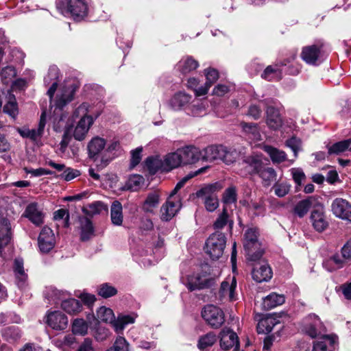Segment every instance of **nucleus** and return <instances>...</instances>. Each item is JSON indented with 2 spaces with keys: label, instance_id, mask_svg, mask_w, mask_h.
<instances>
[{
  "label": "nucleus",
  "instance_id": "51",
  "mask_svg": "<svg viewBox=\"0 0 351 351\" xmlns=\"http://www.w3.org/2000/svg\"><path fill=\"white\" fill-rule=\"evenodd\" d=\"M215 341V335L213 332H209L199 339L197 346L200 350H204L208 347L212 346Z\"/></svg>",
  "mask_w": 351,
  "mask_h": 351
},
{
  "label": "nucleus",
  "instance_id": "24",
  "mask_svg": "<svg viewBox=\"0 0 351 351\" xmlns=\"http://www.w3.org/2000/svg\"><path fill=\"white\" fill-rule=\"evenodd\" d=\"M266 114V123L270 128L277 130L282 126V120L277 108L273 106H267Z\"/></svg>",
  "mask_w": 351,
  "mask_h": 351
},
{
  "label": "nucleus",
  "instance_id": "47",
  "mask_svg": "<svg viewBox=\"0 0 351 351\" xmlns=\"http://www.w3.org/2000/svg\"><path fill=\"white\" fill-rule=\"evenodd\" d=\"M222 149L224 151V153L221 154V160L225 163H233L238 158L239 152L235 149L222 146Z\"/></svg>",
  "mask_w": 351,
  "mask_h": 351
},
{
  "label": "nucleus",
  "instance_id": "57",
  "mask_svg": "<svg viewBox=\"0 0 351 351\" xmlns=\"http://www.w3.org/2000/svg\"><path fill=\"white\" fill-rule=\"evenodd\" d=\"M59 77V69L56 66H51L49 67L48 73L47 76L45 77L44 81L45 84L49 85L51 83L52 84L53 82H58V79Z\"/></svg>",
  "mask_w": 351,
  "mask_h": 351
},
{
  "label": "nucleus",
  "instance_id": "44",
  "mask_svg": "<svg viewBox=\"0 0 351 351\" xmlns=\"http://www.w3.org/2000/svg\"><path fill=\"white\" fill-rule=\"evenodd\" d=\"M259 177L263 180V182L266 185H269L271 182L276 180L277 173L275 169L272 167H263L258 173Z\"/></svg>",
  "mask_w": 351,
  "mask_h": 351
},
{
  "label": "nucleus",
  "instance_id": "43",
  "mask_svg": "<svg viewBox=\"0 0 351 351\" xmlns=\"http://www.w3.org/2000/svg\"><path fill=\"white\" fill-rule=\"evenodd\" d=\"M97 319L101 322L110 323L114 326L115 317L112 309L105 306L100 307L97 312Z\"/></svg>",
  "mask_w": 351,
  "mask_h": 351
},
{
  "label": "nucleus",
  "instance_id": "58",
  "mask_svg": "<svg viewBox=\"0 0 351 351\" xmlns=\"http://www.w3.org/2000/svg\"><path fill=\"white\" fill-rule=\"evenodd\" d=\"M237 201V192L234 187H229L224 191L223 202L225 204H232Z\"/></svg>",
  "mask_w": 351,
  "mask_h": 351
},
{
  "label": "nucleus",
  "instance_id": "62",
  "mask_svg": "<svg viewBox=\"0 0 351 351\" xmlns=\"http://www.w3.org/2000/svg\"><path fill=\"white\" fill-rule=\"evenodd\" d=\"M128 344L126 340L123 337H119L116 339L113 347L107 351H128Z\"/></svg>",
  "mask_w": 351,
  "mask_h": 351
},
{
  "label": "nucleus",
  "instance_id": "52",
  "mask_svg": "<svg viewBox=\"0 0 351 351\" xmlns=\"http://www.w3.org/2000/svg\"><path fill=\"white\" fill-rule=\"evenodd\" d=\"M208 169V167L206 166L199 169L195 172L189 173L187 176L184 177L180 182H178V184H176V187L174 188L171 193L176 194L177 191L180 190L188 180H189L191 178H193L197 175L204 173Z\"/></svg>",
  "mask_w": 351,
  "mask_h": 351
},
{
  "label": "nucleus",
  "instance_id": "21",
  "mask_svg": "<svg viewBox=\"0 0 351 351\" xmlns=\"http://www.w3.org/2000/svg\"><path fill=\"white\" fill-rule=\"evenodd\" d=\"M46 124V114L45 112L41 114L38 127L37 129H19V132L24 138H29L32 140L36 141L40 138L43 134L44 128Z\"/></svg>",
  "mask_w": 351,
  "mask_h": 351
},
{
  "label": "nucleus",
  "instance_id": "30",
  "mask_svg": "<svg viewBox=\"0 0 351 351\" xmlns=\"http://www.w3.org/2000/svg\"><path fill=\"white\" fill-rule=\"evenodd\" d=\"M263 149L269 155L274 164H280L287 160V154L278 148L271 145H264Z\"/></svg>",
  "mask_w": 351,
  "mask_h": 351
},
{
  "label": "nucleus",
  "instance_id": "64",
  "mask_svg": "<svg viewBox=\"0 0 351 351\" xmlns=\"http://www.w3.org/2000/svg\"><path fill=\"white\" fill-rule=\"evenodd\" d=\"M204 74L206 77L207 86H212L219 78V73L217 70L214 69H208L204 71Z\"/></svg>",
  "mask_w": 351,
  "mask_h": 351
},
{
  "label": "nucleus",
  "instance_id": "13",
  "mask_svg": "<svg viewBox=\"0 0 351 351\" xmlns=\"http://www.w3.org/2000/svg\"><path fill=\"white\" fill-rule=\"evenodd\" d=\"M322 202L317 196H309L297 203L294 208L295 214L299 217H304L310 209L315 210Z\"/></svg>",
  "mask_w": 351,
  "mask_h": 351
},
{
  "label": "nucleus",
  "instance_id": "7",
  "mask_svg": "<svg viewBox=\"0 0 351 351\" xmlns=\"http://www.w3.org/2000/svg\"><path fill=\"white\" fill-rule=\"evenodd\" d=\"M302 331L311 338H315L322 335L325 327L317 315H309L304 319Z\"/></svg>",
  "mask_w": 351,
  "mask_h": 351
},
{
  "label": "nucleus",
  "instance_id": "31",
  "mask_svg": "<svg viewBox=\"0 0 351 351\" xmlns=\"http://www.w3.org/2000/svg\"><path fill=\"white\" fill-rule=\"evenodd\" d=\"M284 295L271 293L263 299V307L265 310H270L285 303Z\"/></svg>",
  "mask_w": 351,
  "mask_h": 351
},
{
  "label": "nucleus",
  "instance_id": "61",
  "mask_svg": "<svg viewBox=\"0 0 351 351\" xmlns=\"http://www.w3.org/2000/svg\"><path fill=\"white\" fill-rule=\"evenodd\" d=\"M286 145L292 149L295 158H296L298 156V152L301 150L302 143L300 139L296 137H292L286 141Z\"/></svg>",
  "mask_w": 351,
  "mask_h": 351
},
{
  "label": "nucleus",
  "instance_id": "63",
  "mask_svg": "<svg viewBox=\"0 0 351 351\" xmlns=\"http://www.w3.org/2000/svg\"><path fill=\"white\" fill-rule=\"evenodd\" d=\"M3 335L7 339L15 340L21 337L20 332L17 327L10 326L3 330Z\"/></svg>",
  "mask_w": 351,
  "mask_h": 351
},
{
  "label": "nucleus",
  "instance_id": "18",
  "mask_svg": "<svg viewBox=\"0 0 351 351\" xmlns=\"http://www.w3.org/2000/svg\"><path fill=\"white\" fill-rule=\"evenodd\" d=\"M67 8L76 21L83 19L87 14L88 7L84 0H69Z\"/></svg>",
  "mask_w": 351,
  "mask_h": 351
},
{
  "label": "nucleus",
  "instance_id": "27",
  "mask_svg": "<svg viewBox=\"0 0 351 351\" xmlns=\"http://www.w3.org/2000/svg\"><path fill=\"white\" fill-rule=\"evenodd\" d=\"M11 227L7 219H0V254L3 248L8 244L10 240Z\"/></svg>",
  "mask_w": 351,
  "mask_h": 351
},
{
  "label": "nucleus",
  "instance_id": "9",
  "mask_svg": "<svg viewBox=\"0 0 351 351\" xmlns=\"http://www.w3.org/2000/svg\"><path fill=\"white\" fill-rule=\"evenodd\" d=\"M310 221L313 228L319 232L324 231L328 228V221L322 203L316 209L311 210Z\"/></svg>",
  "mask_w": 351,
  "mask_h": 351
},
{
  "label": "nucleus",
  "instance_id": "45",
  "mask_svg": "<svg viewBox=\"0 0 351 351\" xmlns=\"http://www.w3.org/2000/svg\"><path fill=\"white\" fill-rule=\"evenodd\" d=\"M145 165L151 174H154L158 170L164 171L163 160L158 158H147Z\"/></svg>",
  "mask_w": 351,
  "mask_h": 351
},
{
  "label": "nucleus",
  "instance_id": "8",
  "mask_svg": "<svg viewBox=\"0 0 351 351\" xmlns=\"http://www.w3.org/2000/svg\"><path fill=\"white\" fill-rule=\"evenodd\" d=\"M181 206L180 197L171 193L160 208L161 219L166 221H169L176 215Z\"/></svg>",
  "mask_w": 351,
  "mask_h": 351
},
{
  "label": "nucleus",
  "instance_id": "22",
  "mask_svg": "<svg viewBox=\"0 0 351 351\" xmlns=\"http://www.w3.org/2000/svg\"><path fill=\"white\" fill-rule=\"evenodd\" d=\"M237 282L234 278H232L231 282L225 280L221 282V287L219 291V296L221 300H228L233 301L236 300L235 288Z\"/></svg>",
  "mask_w": 351,
  "mask_h": 351
},
{
  "label": "nucleus",
  "instance_id": "15",
  "mask_svg": "<svg viewBox=\"0 0 351 351\" xmlns=\"http://www.w3.org/2000/svg\"><path fill=\"white\" fill-rule=\"evenodd\" d=\"M182 165L194 164L202 158V152L195 146L189 145L179 149Z\"/></svg>",
  "mask_w": 351,
  "mask_h": 351
},
{
  "label": "nucleus",
  "instance_id": "56",
  "mask_svg": "<svg viewBox=\"0 0 351 351\" xmlns=\"http://www.w3.org/2000/svg\"><path fill=\"white\" fill-rule=\"evenodd\" d=\"M291 185L287 182L276 183L273 189L275 194L280 197L285 196L289 192Z\"/></svg>",
  "mask_w": 351,
  "mask_h": 351
},
{
  "label": "nucleus",
  "instance_id": "5",
  "mask_svg": "<svg viewBox=\"0 0 351 351\" xmlns=\"http://www.w3.org/2000/svg\"><path fill=\"white\" fill-rule=\"evenodd\" d=\"M226 246V237L219 232L211 234L206 243V252L213 259L219 258Z\"/></svg>",
  "mask_w": 351,
  "mask_h": 351
},
{
  "label": "nucleus",
  "instance_id": "36",
  "mask_svg": "<svg viewBox=\"0 0 351 351\" xmlns=\"http://www.w3.org/2000/svg\"><path fill=\"white\" fill-rule=\"evenodd\" d=\"M345 265L344 259L341 258L339 254L326 258L323 262V267L329 271H333L342 268Z\"/></svg>",
  "mask_w": 351,
  "mask_h": 351
},
{
  "label": "nucleus",
  "instance_id": "49",
  "mask_svg": "<svg viewBox=\"0 0 351 351\" xmlns=\"http://www.w3.org/2000/svg\"><path fill=\"white\" fill-rule=\"evenodd\" d=\"M144 181L145 179L142 176L133 175L128 179L126 186L129 190L136 191L143 186Z\"/></svg>",
  "mask_w": 351,
  "mask_h": 351
},
{
  "label": "nucleus",
  "instance_id": "2",
  "mask_svg": "<svg viewBox=\"0 0 351 351\" xmlns=\"http://www.w3.org/2000/svg\"><path fill=\"white\" fill-rule=\"evenodd\" d=\"M259 230L256 227L248 228L244 233L243 246L248 261H258L263 255L264 250L259 241Z\"/></svg>",
  "mask_w": 351,
  "mask_h": 351
},
{
  "label": "nucleus",
  "instance_id": "10",
  "mask_svg": "<svg viewBox=\"0 0 351 351\" xmlns=\"http://www.w3.org/2000/svg\"><path fill=\"white\" fill-rule=\"evenodd\" d=\"M252 271V278L257 282L268 281L272 277V270L269 265L261 258L256 261Z\"/></svg>",
  "mask_w": 351,
  "mask_h": 351
},
{
  "label": "nucleus",
  "instance_id": "1",
  "mask_svg": "<svg viewBox=\"0 0 351 351\" xmlns=\"http://www.w3.org/2000/svg\"><path fill=\"white\" fill-rule=\"evenodd\" d=\"M88 105L86 103L81 104L74 112L75 117H80V119L75 126L65 127L66 136L69 135L76 141H82L85 139L91 125L94 123L92 116L88 115Z\"/></svg>",
  "mask_w": 351,
  "mask_h": 351
},
{
  "label": "nucleus",
  "instance_id": "60",
  "mask_svg": "<svg viewBox=\"0 0 351 351\" xmlns=\"http://www.w3.org/2000/svg\"><path fill=\"white\" fill-rule=\"evenodd\" d=\"M4 111L12 117L17 114V104L13 95L10 96L9 101L4 106Z\"/></svg>",
  "mask_w": 351,
  "mask_h": 351
},
{
  "label": "nucleus",
  "instance_id": "48",
  "mask_svg": "<svg viewBox=\"0 0 351 351\" xmlns=\"http://www.w3.org/2000/svg\"><path fill=\"white\" fill-rule=\"evenodd\" d=\"M134 320L135 317L132 315H120L117 319H115L113 327L117 332L121 331L126 325L134 323Z\"/></svg>",
  "mask_w": 351,
  "mask_h": 351
},
{
  "label": "nucleus",
  "instance_id": "32",
  "mask_svg": "<svg viewBox=\"0 0 351 351\" xmlns=\"http://www.w3.org/2000/svg\"><path fill=\"white\" fill-rule=\"evenodd\" d=\"M106 141L104 138L98 136L93 138L87 145L88 156L93 158L104 149Z\"/></svg>",
  "mask_w": 351,
  "mask_h": 351
},
{
  "label": "nucleus",
  "instance_id": "3",
  "mask_svg": "<svg viewBox=\"0 0 351 351\" xmlns=\"http://www.w3.org/2000/svg\"><path fill=\"white\" fill-rule=\"evenodd\" d=\"M182 281L190 291H193L210 288L215 284L216 279L206 271H202L188 275Z\"/></svg>",
  "mask_w": 351,
  "mask_h": 351
},
{
  "label": "nucleus",
  "instance_id": "59",
  "mask_svg": "<svg viewBox=\"0 0 351 351\" xmlns=\"http://www.w3.org/2000/svg\"><path fill=\"white\" fill-rule=\"evenodd\" d=\"M228 221V214L226 208L223 209V212L219 215L215 221L213 226L215 229L223 228Z\"/></svg>",
  "mask_w": 351,
  "mask_h": 351
},
{
  "label": "nucleus",
  "instance_id": "55",
  "mask_svg": "<svg viewBox=\"0 0 351 351\" xmlns=\"http://www.w3.org/2000/svg\"><path fill=\"white\" fill-rule=\"evenodd\" d=\"M292 178L297 186H301L306 180V175L300 168H292L289 170Z\"/></svg>",
  "mask_w": 351,
  "mask_h": 351
},
{
  "label": "nucleus",
  "instance_id": "46",
  "mask_svg": "<svg viewBox=\"0 0 351 351\" xmlns=\"http://www.w3.org/2000/svg\"><path fill=\"white\" fill-rule=\"evenodd\" d=\"M350 145V138L337 142L328 147V154H339L346 151Z\"/></svg>",
  "mask_w": 351,
  "mask_h": 351
},
{
  "label": "nucleus",
  "instance_id": "19",
  "mask_svg": "<svg viewBox=\"0 0 351 351\" xmlns=\"http://www.w3.org/2000/svg\"><path fill=\"white\" fill-rule=\"evenodd\" d=\"M220 338V346L223 350H228L233 347H239L237 335L228 328H223L221 331Z\"/></svg>",
  "mask_w": 351,
  "mask_h": 351
},
{
  "label": "nucleus",
  "instance_id": "29",
  "mask_svg": "<svg viewBox=\"0 0 351 351\" xmlns=\"http://www.w3.org/2000/svg\"><path fill=\"white\" fill-rule=\"evenodd\" d=\"M223 153L222 145H211L204 149L203 154L202 153V158L206 161L213 162L221 160V154Z\"/></svg>",
  "mask_w": 351,
  "mask_h": 351
},
{
  "label": "nucleus",
  "instance_id": "39",
  "mask_svg": "<svg viewBox=\"0 0 351 351\" xmlns=\"http://www.w3.org/2000/svg\"><path fill=\"white\" fill-rule=\"evenodd\" d=\"M261 77L267 81H279L282 78V72L278 65L275 67L269 65L264 70Z\"/></svg>",
  "mask_w": 351,
  "mask_h": 351
},
{
  "label": "nucleus",
  "instance_id": "20",
  "mask_svg": "<svg viewBox=\"0 0 351 351\" xmlns=\"http://www.w3.org/2000/svg\"><path fill=\"white\" fill-rule=\"evenodd\" d=\"M24 216L37 226H41L44 222V213L35 202L27 205Z\"/></svg>",
  "mask_w": 351,
  "mask_h": 351
},
{
  "label": "nucleus",
  "instance_id": "25",
  "mask_svg": "<svg viewBox=\"0 0 351 351\" xmlns=\"http://www.w3.org/2000/svg\"><path fill=\"white\" fill-rule=\"evenodd\" d=\"M80 239L86 241L94 236V227L90 219L86 217H80Z\"/></svg>",
  "mask_w": 351,
  "mask_h": 351
},
{
  "label": "nucleus",
  "instance_id": "42",
  "mask_svg": "<svg viewBox=\"0 0 351 351\" xmlns=\"http://www.w3.org/2000/svg\"><path fill=\"white\" fill-rule=\"evenodd\" d=\"M14 271L18 283L20 286L23 285L27 279V275L23 268V261L21 258H16L14 261Z\"/></svg>",
  "mask_w": 351,
  "mask_h": 351
},
{
  "label": "nucleus",
  "instance_id": "17",
  "mask_svg": "<svg viewBox=\"0 0 351 351\" xmlns=\"http://www.w3.org/2000/svg\"><path fill=\"white\" fill-rule=\"evenodd\" d=\"M321 47L322 45H317L303 47L301 58L307 64H317L322 56Z\"/></svg>",
  "mask_w": 351,
  "mask_h": 351
},
{
  "label": "nucleus",
  "instance_id": "33",
  "mask_svg": "<svg viewBox=\"0 0 351 351\" xmlns=\"http://www.w3.org/2000/svg\"><path fill=\"white\" fill-rule=\"evenodd\" d=\"M110 219L112 223L115 226H121L123 223V207L121 204L117 200L112 203L110 207Z\"/></svg>",
  "mask_w": 351,
  "mask_h": 351
},
{
  "label": "nucleus",
  "instance_id": "28",
  "mask_svg": "<svg viewBox=\"0 0 351 351\" xmlns=\"http://www.w3.org/2000/svg\"><path fill=\"white\" fill-rule=\"evenodd\" d=\"M182 165L179 149L172 153L167 154L163 160L164 171H169Z\"/></svg>",
  "mask_w": 351,
  "mask_h": 351
},
{
  "label": "nucleus",
  "instance_id": "35",
  "mask_svg": "<svg viewBox=\"0 0 351 351\" xmlns=\"http://www.w3.org/2000/svg\"><path fill=\"white\" fill-rule=\"evenodd\" d=\"M160 192L154 191L149 193L142 206L143 210L147 213H151L158 206L160 202Z\"/></svg>",
  "mask_w": 351,
  "mask_h": 351
},
{
  "label": "nucleus",
  "instance_id": "50",
  "mask_svg": "<svg viewBox=\"0 0 351 351\" xmlns=\"http://www.w3.org/2000/svg\"><path fill=\"white\" fill-rule=\"evenodd\" d=\"M88 324L83 319H75L72 324V330L74 334L84 335L88 331Z\"/></svg>",
  "mask_w": 351,
  "mask_h": 351
},
{
  "label": "nucleus",
  "instance_id": "26",
  "mask_svg": "<svg viewBox=\"0 0 351 351\" xmlns=\"http://www.w3.org/2000/svg\"><path fill=\"white\" fill-rule=\"evenodd\" d=\"M191 99V95L180 92L175 94L169 101V105L173 110H180L187 105Z\"/></svg>",
  "mask_w": 351,
  "mask_h": 351
},
{
  "label": "nucleus",
  "instance_id": "14",
  "mask_svg": "<svg viewBox=\"0 0 351 351\" xmlns=\"http://www.w3.org/2000/svg\"><path fill=\"white\" fill-rule=\"evenodd\" d=\"M55 244V238L53 230L47 227L43 228L38 237V246L41 252H49Z\"/></svg>",
  "mask_w": 351,
  "mask_h": 351
},
{
  "label": "nucleus",
  "instance_id": "16",
  "mask_svg": "<svg viewBox=\"0 0 351 351\" xmlns=\"http://www.w3.org/2000/svg\"><path fill=\"white\" fill-rule=\"evenodd\" d=\"M46 322L53 330H63L67 327L68 319L64 314L57 311L47 314Z\"/></svg>",
  "mask_w": 351,
  "mask_h": 351
},
{
  "label": "nucleus",
  "instance_id": "38",
  "mask_svg": "<svg viewBox=\"0 0 351 351\" xmlns=\"http://www.w3.org/2000/svg\"><path fill=\"white\" fill-rule=\"evenodd\" d=\"M62 308L70 315H76L82 311V306L80 302L75 299L64 300L61 304Z\"/></svg>",
  "mask_w": 351,
  "mask_h": 351
},
{
  "label": "nucleus",
  "instance_id": "12",
  "mask_svg": "<svg viewBox=\"0 0 351 351\" xmlns=\"http://www.w3.org/2000/svg\"><path fill=\"white\" fill-rule=\"evenodd\" d=\"M332 213L340 219L351 221V204L346 199L336 198L331 206Z\"/></svg>",
  "mask_w": 351,
  "mask_h": 351
},
{
  "label": "nucleus",
  "instance_id": "23",
  "mask_svg": "<svg viewBox=\"0 0 351 351\" xmlns=\"http://www.w3.org/2000/svg\"><path fill=\"white\" fill-rule=\"evenodd\" d=\"M77 86L74 84L64 86L61 90V93L57 95L56 106L59 108H62L67 103L70 102L73 98Z\"/></svg>",
  "mask_w": 351,
  "mask_h": 351
},
{
  "label": "nucleus",
  "instance_id": "54",
  "mask_svg": "<svg viewBox=\"0 0 351 351\" xmlns=\"http://www.w3.org/2000/svg\"><path fill=\"white\" fill-rule=\"evenodd\" d=\"M117 291L115 287L108 283L101 285L98 288V294L104 298H108L116 295Z\"/></svg>",
  "mask_w": 351,
  "mask_h": 351
},
{
  "label": "nucleus",
  "instance_id": "37",
  "mask_svg": "<svg viewBox=\"0 0 351 351\" xmlns=\"http://www.w3.org/2000/svg\"><path fill=\"white\" fill-rule=\"evenodd\" d=\"M240 127L249 138L254 141H260L261 139V136L256 123L241 122Z\"/></svg>",
  "mask_w": 351,
  "mask_h": 351
},
{
  "label": "nucleus",
  "instance_id": "11",
  "mask_svg": "<svg viewBox=\"0 0 351 351\" xmlns=\"http://www.w3.org/2000/svg\"><path fill=\"white\" fill-rule=\"evenodd\" d=\"M242 165L245 173L250 175L258 174L263 167L262 154H253L244 158Z\"/></svg>",
  "mask_w": 351,
  "mask_h": 351
},
{
  "label": "nucleus",
  "instance_id": "40",
  "mask_svg": "<svg viewBox=\"0 0 351 351\" xmlns=\"http://www.w3.org/2000/svg\"><path fill=\"white\" fill-rule=\"evenodd\" d=\"M108 206L101 202L97 201L92 204L87 205L82 208V211L87 215L93 216L98 215L102 211H107Z\"/></svg>",
  "mask_w": 351,
  "mask_h": 351
},
{
  "label": "nucleus",
  "instance_id": "53",
  "mask_svg": "<svg viewBox=\"0 0 351 351\" xmlns=\"http://www.w3.org/2000/svg\"><path fill=\"white\" fill-rule=\"evenodd\" d=\"M0 75L3 82L8 84L15 77L16 73L13 66H7L1 69Z\"/></svg>",
  "mask_w": 351,
  "mask_h": 351
},
{
  "label": "nucleus",
  "instance_id": "34",
  "mask_svg": "<svg viewBox=\"0 0 351 351\" xmlns=\"http://www.w3.org/2000/svg\"><path fill=\"white\" fill-rule=\"evenodd\" d=\"M198 66V62L191 57L183 58L177 64L178 69L184 75L195 70Z\"/></svg>",
  "mask_w": 351,
  "mask_h": 351
},
{
  "label": "nucleus",
  "instance_id": "4",
  "mask_svg": "<svg viewBox=\"0 0 351 351\" xmlns=\"http://www.w3.org/2000/svg\"><path fill=\"white\" fill-rule=\"evenodd\" d=\"M219 190L217 184L203 186L196 192V196L202 199L207 211L213 212L219 207V199L217 192Z\"/></svg>",
  "mask_w": 351,
  "mask_h": 351
},
{
  "label": "nucleus",
  "instance_id": "41",
  "mask_svg": "<svg viewBox=\"0 0 351 351\" xmlns=\"http://www.w3.org/2000/svg\"><path fill=\"white\" fill-rule=\"evenodd\" d=\"M276 324V319L272 317L263 318L258 323L257 332L259 334H267L272 330Z\"/></svg>",
  "mask_w": 351,
  "mask_h": 351
},
{
  "label": "nucleus",
  "instance_id": "6",
  "mask_svg": "<svg viewBox=\"0 0 351 351\" xmlns=\"http://www.w3.org/2000/svg\"><path fill=\"white\" fill-rule=\"evenodd\" d=\"M202 316L214 328H219L225 321L223 312L214 305L206 306L202 311Z\"/></svg>",
  "mask_w": 351,
  "mask_h": 351
}]
</instances>
